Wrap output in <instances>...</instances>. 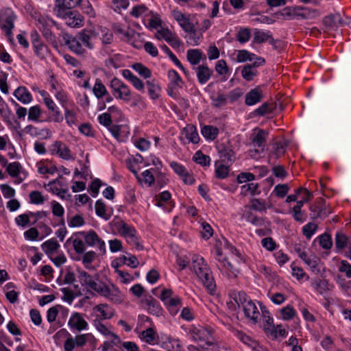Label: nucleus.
Segmentation results:
<instances>
[{"mask_svg": "<svg viewBox=\"0 0 351 351\" xmlns=\"http://www.w3.org/2000/svg\"><path fill=\"white\" fill-rule=\"evenodd\" d=\"M95 207V213L97 216L103 218L106 221L110 219V215L106 213V206L102 202L97 200Z\"/></svg>", "mask_w": 351, "mask_h": 351, "instance_id": "obj_57", "label": "nucleus"}, {"mask_svg": "<svg viewBox=\"0 0 351 351\" xmlns=\"http://www.w3.org/2000/svg\"><path fill=\"white\" fill-rule=\"evenodd\" d=\"M0 19L1 22H2L1 29L5 32L9 40L12 41V29L14 27V21L16 19L15 13L10 8H3L1 11Z\"/></svg>", "mask_w": 351, "mask_h": 351, "instance_id": "obj_7", "label": "nucleus"}, {"mask_svg": "<svg viewBox=\"0 0 351 351\" xmlns=\"http://www.w3.org/2000/svg\"><path fill=\"white\" fill-rule=\"evenodd\" d=\"M189 332L195 342L204 343L207 346L213 344V331L210 328L192 325Z\"/></svg>", "mask_w": 351, "mask_h": 351, "instance_id": "obj_5", "label": "nucleus"}, {"mask_svg": "<svg viewBox=\"0 0 351 351\" xmlns=\"http://www.w3.org/2000/svg\"><path fill=\"white\" fill-rule=\"evenodd\" d=\"M305 264L316 275H322L324 271V267L321 263L320 260L315 256L311 255L310 258L306 259Z\"/></svg>", "mask_w": 351, "mask_h": 351, "instance_id": "obj_37", "label": "nucleus"}, {"mask_svg": "<svg viewBox=\"0 0 351 351\" xmlns=\"http://www.w3.org/2000/svg\"><path fill=\"white\" fill-rule=\"evenodd\" d=\"M34 51L40 60L45 59L49 53V49L46 45L40 43L38 39L32 41Z\"/></svg>", "mask_w": 351, "mask_h": 351, "instance_id": "obj_39", "label": "nucleus"}, {"mask_svg": "<svg viewBox=\"0 0 351 351\" xmlns=\"http://www.w3.org/2000/svg\"><path fill=\"white\" fill-rule=\"evenodd\" d=\"M132 68L143 77L147 79L152 75L151 71L141 63L132 64Z\"/></svg>", "mask_w": 351, "mask_h": 351, "instance_id": "obj_55", "label": "nucleus"}, {"mask_svg": "<svg viewBox=\"0 0 351 351\" xmlns=\"http://www.w3.org/2000/svg\"><path fill=\"white\" fill-rule=\"evenodd\" d=\"M171 195L167 191H163L156 197V205L159 207L164 208L165 204H168L170 201Z\"/></svg>", "mask_w": 351, "mask_h": 351, "instance_id": "obj_60", "label": "nucleus"}, {"mask_svg": "<svg viewBox=\"0 0 351 351\" xmlns=\"http://www.w3.org/2000/svg\"><path fill=\"white\" fill-rule=\"evenodd\" d=\"M258 184L254 182H247L241 186L240 194L243 196L254 195L257 193Z\"/></svg>", "mask_w": 351, "mask_h": 351, "instance_id": "obj_44", "label": "nucleus"}, {"mask_svg": "<svg viewBox=\"0 0 351 351\" xmlns=\"http://www.w3.org/2000/svg\"><path fill=\"white\" fill-rule=\"evenodd\" d=\"M82 0H55L53 10H69L78 7Z\"/></svg>", "mask_w": 351, "mask_h": 351, "instance_id": "obj_36", "label": "nucleus"}, {"mask_svg": "<svg viewBox=\"0 0 351 351\" xmlns=\"http://www.w3.org/2000/svg\"><path fill=\"white\" fill-rule=\"evenodd\" d=\"M265 63V60L263 58H257L252 64L245 65L241 70V75L246 81H251L257 74L256 67Z\"/></svg>", "mask_w": 351, "mask_h": 351, "instance_id": "obj_24", "label": "nucleus"}, {"mask_svg": "<svg viewBox=\"0 0 351 351\" xmlns=\"http://www.w3.org/2000/svg\"><path fill=\"white\" fill-rule=\"evenodd\" d=\"M250 202V208L259 212H266L267 209L270 207V205L267 204L265 201L258 198L252 199Z\"/></svg>", "mask_w": 351, "mask_h": 351, "instance_id": "obj_49", "label": "nucleus"}, {"mask_svg": "<svg viewBox=\"0 0 351 351\" xmlns=\"http://www.w3.org/2000/svg\"><path fill=\"white\" fill-rule=\"evenodd\" d=\"M146 84L149 97L154 100L158 99L160 94V86L154 82L147 81Z\"/></svg>", "mask_w": 351, "mask_h": 351, "instance_id": "obj_54", "label": "nucleus"}, {"mask_svg": "<svg viewBox=\"0 0 351 351\" xmlns=\"http://www.w3.org/2000/svg\"><path fill=\"white\" fill-rule=\"evenodd\" d=\"M41 247L45 253L50 256L56 252L60 246L55 239H51L44 242Z\"/></svg>", "mask_w": 351, "mask_h": 351, "instance_id": "obj_41", "label": "nucleus"}, {"mask_svg": "<svg viewBox=\"0 0 351 351\" xmlns=\"http://www.w3.org/2000/svg\"><path fill=\"white\" fill-rule=\"evenodd\" d=\"M7 171L10 176L15 178V183H21L27 177V173L23 170L19 162H13L8 164Z\"/></svg>", "mask_w": 351, "mask_h": 351, "instance_id": "obj_19", "label": "nucleus"}, {"mask_svg": "<svg viewBox=\"0 0 351 351\" xmlns=\"http://www.w3.org/2000/svg\"><path fill=\"white\" fill-rule=\"evenodd\" d=\"M77 278L81 285L87 290H92L97 293L102 282L99 279L98 275L91 276L86 271L78 269Z\"/></svg>", "mask_w": 351, "mask_h": 351, "instance_id": "obj_9", "label": "nucleus"}, {"mask_svg": "<svg viewBox=\"0 0 351 351\" xmlns=\"http://www.w3.org/2000/svg\"><path fill=\"white\" fill-rule=\"evenodd\" d=\"M267 134L268 133L263 130L255 129L254 130L250 138L255 149L250 151L251 156L255 157V154H259L264 151Z\"/></svg>", "mask_w": 351, "mask_h": 351, "instance_id": "obj_11", "label": "nucleus"}, {"mask_svg": "<svg viewBox=\"0 0 351 351\" xmlns=\"http://www.w3.org/2000/svg\"><path fill=\"white\" fill-rule=\"evenodd\" d=\"M84 224V218L81 215H75L68 219V226L70 228H79Z\"/></svg>", "mask_w": 351, "mask_h": 351, "instance_id": "obj_58", "label": "nucleus"}, {"mask_svg": "<svg viewBox=\"0 0 351 351\" xmlns=\"http://www.w3.org/2000/svg\"><path fill=\"white\" fill-rule=\"evenodd\" d=\"M157 337L156 331L152 327L144 330L139 335V338L149 344H154Z\"/></svg>", "mask_w": 351, "mask_h": 351, "instance_id": "obj_42", "label": "nucleus"}, {"mask_svg": "<svg viewBox=\"0 0 351 351\" xmlns=\"http://www.w3.org/2000/svg\"><path fill=\"white\" fill-rule=\"evenodd\" d=\"M201 132L206 138L213 141L217 138L219 130L217 127L213 125H204L202 128Z\"/></svg>", "mask_w": 351, "mask_h": 351, "instance_id": "obj_45", "label": "nucleus"}, {"mask_svg": "<svg viewBox=\"0 0 351 351\" xmlns=\"http://www.w3.org/2000/svg\"><path fill=\"white\" fill-rule=\"evenodd\" d=\"M259 57L256 56L254 53H250L247 50L242 49L239 50L237 55V61L238 62H245L247 61H257V58Z\"/></svg>", "mask_w": 351, "mask_h": 351, "instance_id": "obj_46", "label": "nucleus"}, {"mask_svg": "<svg viewBox=\"0 0 351 351\" xmlns=\"http://www.w3.org/2000/svg\"><path fill=\"white\" fill-rule=\"evenodd\" d=\"M42 114V110L38 105H35L27 110L28 120L34 122H40V118Z\"/></svg>", "mask_w": 351, "mask_h": 351, "instance_id": "obj_48", "label": "nucleus"}, {"mask_svg": "<svg viewBox=\"0 0 351 351\" xmlns=\"http://www.w3.org/2000/svg\"><path fill=\"white\" fill-rule=\"evenodd\" d=\"M111 230L125 239L131 246L138 249H143L135 228L126 223L121 218L115 217L109 223Z\"/></svg>", "mask_w": 351, "mask_h": 351, "instance_id": "obj_2", "label": "nucleus"}, {"mask_svg": "<svg viewBox=\"0 0 351 351\" xmlns=\"http://www.w3.org/2000/svg\"><path fill=\"white\" fill-rule=\"evenodd\" d=\"M165 304L167 306L170 313L174 315L177 314L178 308L181 305V299L178 297L171 298Z\"/></svg>", "mask_w": 351, "mask_h": 351, "instance_id": "obj_52", "label": "nucleus"}, {"mask_svg": "<svg viewBox=\"0 0 351 351\" xmlns=\"http://www.w3.org/2000/svg\"><path fill=\"white\" fill-rule=\"evenodd\" d=\"M143 304L145 305V308L149 313L157 317L162 315V308L159 302L152 297L143 301Z\"/></svg>", "mask_w": 351, "mask_h": 351, "instance_id": "obj_32", "label": "nucleus"}, {"mask_svg": "<svg viewBox=\"0 0 351 351\" xmlns=\"http://www.w3.org/2000/svg\"><path fill=\"white\" fill-rule=\"evenodd\" d=\"M191 269L202 282L207 291L213 294L216 291V283L213 273L203 257L193 254L191 258Z\"/></svg>", "mask_w": 351, "mask_h": 351, "instance_id": "obj_1", "label": "nucleus"}, {"mask_svg": "<svg viewBox=\"0 0 351 351\" xmlns=\"http://www.w3.org/2000/svg\"><path fill=\"white\" fill-rule=\"evenodd\" d=\"M114 309L106 303L99 304L93 308L94 319L99 321L110 319L114 315Z\"/></svg>", "mask_w": 351, "mask_h": 351, "instance_id": "obj_13", "label": "nucleus"}, {"mask_svg": "<svg viewBox=\"0 0 351 351\" xmlns=\"http://www.w3.org/2000/svg\"><path fill=\"white\" fill-rule=\"evenodd\" d=\"M36 21L39 25L38 28L40 30L45 27L49 28L56 25V22L48 16H40Z\"/></svg>", "mask_w": 351, "mask_h": 351, "instance_id": "obj_61", "label": "nucleus"}, {"mask_svg": "<svg viewBox=\"0 0 351 351\" xmlns=\"http://www.w3.org/2000/svg\"><path fill=\"white\" fill-rule=\"evenodd\" d=\"M114 304H121L124 300V295L114 284L107 285L102 282L97 293Z\"/></svg>", "mask_w": 351, "mask_h": 351, "instance_id": "obj_4", "label": "nucleus"}, {"mask_svg": "<svg viewBox=\"0 0 351 351\" xmlns=\"http://www.w3.org/2000/svg\"><path fill=\"white\" fill-rule=\"evenodd\" d=\"M245 317L252 322L253 324H256L260 318V312L252 300L245 304L242 307Z\"/></svg>", "mask_w": 351, "mask_h": 351, "instance_id": "obj_22", "label": "nucleus"}, {"mask_svg": "<svg viewBox=\"0 0 351 351\" xmlns=\"http://www.w3.org/2000/svg\"><path fill=\"white\" fill-rule=\"evenodd\" d=\"M220 158L228 164H232L236 158L234 152L228 147H224L220 151Z\"/></svg>", "mask_w": 351, "mask_h": 351, "instance_id": "obj_51", "label": "nucleus"}, {"mask_svg": "<svg viewBox=\"0 0 351 351\" xmlns=\"http://www.w3.org/2000/svg\"><path fill=\"white\" fill-rule=\"evenodd\" d=\"M155 37L158 40H165L174 49L179 48L182 44L177 35L168 28L161 27L158 29L155 34Z\"/></svg>", "mask_w": 351, "mask_h": 351, "instance_id": "obj_12", "label": "nucleus"}, {"mask_svg": "<svg viewBox=\"0 0 351 351\" xmlns=\"http://www.w3.org/2000/svg\"><path fill=\"white\" fill-rule=\"evenodd\" d=\"M143 161V158L140 154L126 160L127 167L134 174L137 180H140V176L138 173L142 168L141 164Z\"/></svg>", "mask_w": 351, "mask_h": 351, "instance_id": "obj_28", "label": "nucleus"}, {"mask_svg": "<svg viewBox=\"0 0 351 351\" xmlns=\"http://www.w3.org/2000/svg\"><path fill=\"white\" fill-rule=\"evenodd\" d=\"M38 168V172L40 174H51L53 175L57 171V168L55 166L48 167L45 163L40 162L36 164Z\"/></svg>", "mask_w": 351, "mask_h": 351, "instance_id": "obj_64", "label": "nucleus"}, {"mask_svg": "<svg viewBox=\"0 0 351 351\" xmlns=\"http://www.w3.org/2000/svg\"><path fill=\"white\" fill-rule=\"evenodd\" d=\"M324 23L330 26H336L342 23L340 14L335 13L325 17Z\"/></svg>", "mask_w": 351, "mask_h": 351, "instance_id": "obj_62", "label": "nucleus"}, {"mask_svg": "<svg viewBox=\"0 0 351 351\" xmlns=\"http://www.w3.org/2000/svg\"><path fill=\"white\" fill-rule=\"evenodd\" d=\"M93 92L94 95L97 98L100 99L104 97L106 94H108V90L102 83L100 79H96L95 84L93 88Z\"/></svg>", "mask_w": 351, "mask_h": 351, "instance_id": "obj_43", "label": "nucleus"}, {"mask_svg": "<svg viewBox=\"0 0 351 351\" xmlns=\"http://www.w3.org/2000/svg\"><path fill=\"white\" fill-rule=\"evenodd\" d=\"M311 287L320 295L324 294L330 289L331 285L326 279L316 278L311 280Z\"/></svg>", "mask_w": 351, "mask_h": 351, "instance_id": "obj_38", "label": "nucleus"}, {"mask_svg": "<svg viewBox=\"0 0 351 351\" xmlns=\"http://www.w3.org/2000/svg\"><path fill=\"white\" fill-rule=\"evenodd\" d=\"M110 88H111L113 96L118 99L124 101H129L131 100V90L128 85L123 82L117 77H114L110 83Z\"/></svg>", "mask_w": 351, "mask_h": 351, "instance_id": "obj_8", "label": "nucleus"}, {"mask_svg": "<svg viewBox=\"0 0 351 351\" xmlns=\"http://www.w3.org/2000/svg\"><path fill=\"white\" fill-rule=\"evenodd\" d=\"M193 160L202 166L210 165V158L208 156L202 154L201 151H197L193 156Z\"/></svg>", "mask_w": 351, "mask_h": 351, "instance_id": "obj_56", "label": "nucleus"}, {"mask_svg": "<svg viewBox=\"0 0 351 351\" xmlns=\"http://www.w3.org/2000/svg\"><path fill=\"white\" fill-rule=\"evenodd\" d=\"M75 341L77 347L88 345L91 351L95 350L98 340L92 333H85L76 335Z\"/></svg>", "mask_w": 351, "mask_h": 351, "instance_id": "obj_21", "label": "nucleus"}, {"mask_svg": "<svg viewBox=\"0 0 351 351\" xmlns=\"http://www.w3.org/2000/svg\"><path fill=\"white\" fill-rule=\"evenodd\" d=\"M234 335L241 341H242L243 343L247 345L248 346H250L252 348H255L256 347L257 342L252 340L249 336L246 335L243 331L235 330L234 332Z\"/></svg>", "mask_w": 351, "mask_h": 351, "instance_id": "obj_50", "label": "nucleus"}, {"mask_svg": "<svg viewBox=\"0 0 351 351\" xmlns=\"http://www.w3.org/2000/svg\"><path fill=\"white\" fill-rule=\"evenodd\" d=\"M84 317V315L77 312L71 313L68 321L69 328L77 331L87 330L88 328V324Z\"/></svg>", "mask_w": 351, "mask_h": 351, "instance_id": "obj_16", "label": "nucleus"}, {"mask_svg": "<svg viewBox=\"0 0 351 351\" xmlns=\"http://www.w3.org/2000/svg\"><path fill=\"white\" fill-rule=\"evenodd\" d=\"M251 38V30L249 27H240L236 35L237 40L241 43L244 44L247 43Z\"/></svg>", "mask_w": 351, "mask_h": 351, "instance_id": "obj_47", "label": "nucleus"}, {"mask_svg": "<svg viewBox=\"0 0 351 351\" xmlns=\"http://www.w3.org/2000/svg\"><path fill=\"white\" fill-rule=\"evenodd\" d=\"M93 325L96 330L100 332L102 335L106 337H112L113 339L111 341L112 346H118L121 343V339L115 333L112 332L110 329L102 323V321L99 319H93Z\"/></svg>", "mask_w": 351, "mask_h": 351, "instance_id": "obj_18", "label": "nucleus"}, {"mask_svg": "<svg viewBox=\"0 0 351 351\" xmlns=\"http://www.w3.org/2000/svg\"><path fill=\"white\" fill-rule=\"evenodd\" d=\"M77 234L83 237L86 246L96 248L99 254L102 255L106 254V247L105 241L99 237L95 230L81 231Z\"/></svg>", "mask_w": 351, "mask_h": 351, "instance_id": "obj_6", "label": "nucleus"}, {"mask_svg": "<svg viewBox=\"0 0 351 351\" xmlns=\"http://www.w3.org/2000/svg\"><path fill=\"white\" fill-rule=\"evenodd\" d=\"M230 301L228 302L230 309L236 311L237 307H243L249 300H251L243 291H232L230 295Z\"/></svg>", "mask_w": 351, "mask_h": 351, "instance_id": "obj_17", "label": "nucleus"}, {"mask_svg": "<svg viewBox=\"0 0 351 351\" xmlns=\"http://www.w3.org/2000/svg\"><path fill=\"white\" fill-rule=\"evenodd\" d=\"M267 41L269 42L270 45H275L276 40L272 37V34L269 31H264L257 28L254 29V43L261 44Z\"/></svg>", "mask_w": 351, "mask_h": 351, "instance_id": "obj_25", "label": "nucleus"}, {"mask_svg": "<svg viewBox=\"0 0 351 351\" xmlns=\"http://www.w3.org/2000/svg\"><path fill=\"white\" fill-rule=\"evenodd\" d=\"M193 69L195 71L197 80L201 84H206L210 79L213 75L212 69L206 64L193 66Z\"/></svg>", "mask_w": 351, "mask_h": 351, "instance_id": "obj_26", "label": "nucleus"}, {"mask_svg": "<svg viewBox=\"0 0 351 351\" xmlns=\"http://www.w3.org/2000/svg\"><path fill=\"white\" fill-rule=\"evenodd\" d=\"M280 315L283 320H290L295 316L296 311L293 306L287 305L280 310Z\"/></svg>", "mask_w": 351, "mask_h": 351, "instance_id": "obj_59", "label": "nucleus"}, {"mask_svg": "<svg viewBox=\"0 0 351 351\" xmlns=\"http://www.w3.org/2000/svg\"><path fill=\"white\" fill-rule=\"evenodd\" d=\"M173 18L178 21V24L185 32H193L194 25L190 22L189 19L179 11L173 12Z\"/></svg>", "mask_w": 351, "mask_h": 351, "instance_id": "obj_33", "label": "nucleus"}, {"mask_svg": "<svg viewBox=\"0 0 351 351\" xmlns=\"http://www.w3.org/2000/svg\"><path fill=\"white\" fill-rule=\"evenodd\" d=\"M185 137L189 142L197 143L199 141V136L196 128L193 125H187L183 130Z\"/></svg>", "mask_w": 351, "mask_h": 351, "instance_id": "obj_40", "label": "nucleus"}, {"mask_svg": "<svg viewBox=\"0 0 351 351\" xmlns=\"http://www.w3.org/2000/svg\"><path fill=\"white\" fill-rule=\"evenodd\" d=\"M14 96L23 104H29L33 98L31 93L25 86L18 87L13 93Z\"/></svg>", "mask_w": 351, "mask_h": 351, "instance_id": "obj_35", "label": "nucleus"}, {"mask_svg": "<svg viewBox=\"0 0 351 351\" xmlns=\"http://www.w3.org/2000/svg\"><path fill=\"white\" fill-rule=\"evenodd\" d=\"M23 132L32 138H38L40 140L49 139L52 136L51 130L46 127L39 128L33 125H28L24 128Z\"/></svg>", "mask_w": 351, "mask_h": 351, "instance_id": "obj_14", "label": "nucleus"}, {"mask_svg": "<svg viewBox=\"0 0 351 351\" xmlns=\"http://www.w3.org/2000/svg\"><path fill=\"white\" fill-rule=\"evenodd\" d=\"M94 32L91 29H84L80 31L76 36L80 40L83 45L89 49L94 48V45L91 40L94 36Z\"/></svg>", "mask_w": 351, "mask_h": 351, "instance_id": "obj_34", "label": "nucleus"}, {"mask_svg": "<svg viewBox=\"0 0 351 351\" xmlns=\"http://www.w3.org/2000/svg\"><path fill=\"white\" fill-rule=\"evenodd\" d=\"M186 58L193 67L198 66L201 60H206V57L200 49H190L186 52Z\"/></svg>", "mask_w": 351, "mask_h": 351, "instance_id": "obj_31", "label": "nucleus"}, {"mask_svg": "<svg viewBox=\"0 0 351 351\" xmlns=\"http://www.w3.org/2000/svg\"><path fill=\"white\" fill-rule=\"evenodd\" d=\"M215 259L217 261V267L223 275L228 278L237 277L238 271L227 261L222 251L219 248L216 249Z\"/></svg>", "mask_w": 351, "mask_h": 351, "instance_id": "obj_10", "label": "nucleus"}, {"mask_svg": "<svg viewBox=\"0 0 351 351\" xmlns=\"http://www.w3.org/2000/svg\"><path fill=\"white\" fill-rule=\"evenodd\" d=\"M50 150L52 154H57L62 159L69 160L72 158L71 150L61 141H54L51 145Z\"/></svg>", "mask_w": 351, "mask_h": 351, "instance_id": "obj_23", "label": "nucleus"}, {"mask_svg": "<svg viewBox=\"0 0 351 351\" xmlns=\"http://www.w3.org/2000/svg\"><path fill=\"white\" fill-rule=\"evenodd\" d=\"M45 105L51 114L47 119L48 121L61 123L63 121L64 117L62 112L51 98L45 99Z\"/></svg>", "mask_w": 351, "mask_h": 351, "instance_id": "obj_20", "label": "nucleus"}, {"mask_svg": "<svg viewBox=\"0 0 351 351\" xmlns=\"http://www.w3.org/2000/svg\"><path fill=\"white\" fill-rule=\"evenodd\" d=\"M56 16L62 19L64 23L71 28H80L84 24L83 16L75 10H53Z\"/></svg>", "mask_w": 351, "mask_h": 351, "instance_id": "obj_3", "label": "nucleus"}, {"mask_svg": "<svg viewBox=\"0 0 351 351\" xmlns=\"http://www.w3.org/2000/svg\"><path fill=\"white\" fill-rule=\"evenodd\" d=\"M65 45L70 51L78 56H84L86 53V49L83 47V44L77 36L66 34L64 36Z\"/></svg>", "mask_w": 351, "mask_h": 351, "instance_id": "obj_15", "label": "nucleus"}, {"mask_svg": "<svg viewBox=\"0 0 351 351\" xmlns=\"http://www.w3.org/2000/svg\"><path fill=\"white\" fill-rule=\"evenodd\" d=\"M311 217L316 219L318 217H326L328 214L325 209L320 208L319 205L313 204L310 206Z\"/></svg>", "mask_w": 351, "mask_h": 351, "instance_id": "obj_63", "label": "nucleus"}, {"mask_svg": "<svg viewBox=\"0 0 351 351\" xmlns=\"http://www.w3.org/2000/svg\"><path fill=\"white\" fill-rule=\"evenodd\" d=\"M297 193L301 194L303 193L305 197H304L301 200L298 201L296 205L293 206V208L296 210H301L302 207L304 206V203L308 202L311 199L312 194L305 188H300L297 190Z\"/></svg>", "mask_w": 351, "mask_h": 351, "instance_id": "obj_53", "label": "nucleus"}, {"mask_svg": "<svg viewBox=\"0 0 351 351\" xmlns=\"http://www.w3.org/2000/svg\"><path fill=\"white\" fill-rule=\"evenodd\" d=\"M159 173L158 168H150L142 172L140 176V180H137L141 184H145L149 186H152L155 182V178Z\"/></svg>", "mask_w": 351, "mask_h": 351, "instance_id": "obj_30", "label": "nucleus"}, {"mask_svg": "<svg viewBox=\"0 0 351 351\" xmlns=\"http://www.w3.org/2000/svg\"><path fill=\"white\" fill-rule=\"evenodd\" d=\"M293 14L299 19H311L318 16L317 10L303 6H296L293 9Z\"/></svg>", "mask_w": 351, "mask_h": 351, "instance_id": "obj_27", "label": "nucleus"}, {"mask_svg": "<svg viewBox=\"0 0 351 351\" xmlns=\"http://www.w3.org/2000/svg\"><path fill=\"white\" fill-rule=\"evenodd\" d=\"M263 97V91L260 86L250 90L246 95L245 98V104L247 106H254L260 102Z\"/></svg>", "mask_w": 351, "mask_h": 351, "instance_id": "obj_29", "label": "nucleus"}]
</instances>
